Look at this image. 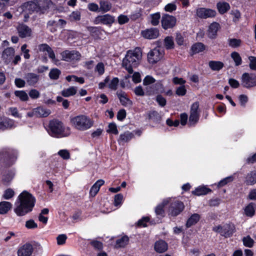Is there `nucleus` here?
<instances>
[{
	"label": "nucleus",
	"mask_w": 256,
	"mask_h": 256,
	"mask_svg": "<svg viewBox=\"0 0 256 256\" xmlns=\"http://www.w3.org/2000/svg\"><path fill=\"white\" fill-rule=\"evenodd\" d=\"M142 36L147 39H154L158 37L159 31L157 28H151L142 32Z\"/></svg>",
	"instance_id": "nucleus-24"
},
{
	"label": "nucleus",
	"mask_w": 256,
	"mask_h": 256,
	"mask_svg": "<svg viewBox=\"0 0 256 256\" xmlns=\"http://www.w3.org/2000/svg\"><path fill=\"white\" fill-rule=\"evenodd\" d=\"M47 132L50 136L57 138L66 137L70 134V128L66 127L61 121L56 119L50 122Z\"/></svg>",
	"instance_id": "nucleus-3"
},
{
	"label": "nucleus",
	"mask_w": 256,
	"mask_h": 256,
	"mask_svg": "<svg viewBox=\"0 0 256 256\" xmlns=\"http://www.w3.org/2000/svg\"><path fill=\"white\" fill-rule=\"evenodd\" d=\"M184 206L182 202L175 200L170 203L168 208L169 214L176 216L180 214L184 210Z\"/></svg>",
	"instance_id": "nucleus-10"
},
{
	"label": "nucleus",
	"mask_w": 256,
	"mask_h": 256,
	"mask_svg": "<svg viewBox=\"0 0 256 256\" xmlns=\"http://www.w3.org/2000/svg\"><path fill=\"white\" fill-rule=\"evenodd\" d=\"M77 92V88L76 86H70L68 88L63 90L62 92V95L64 97H70L76 94Z\"/></svg>",
	"instance_id": "nucleus-35"
},
{
	"label": "nucleus",
	"mask_w": 256,
	"mask_h": 256,
	"mask_svg": "<svg viewBox=\"0 0 256 256\" xmlns=\"http://www.w3.org/2000/svg\"><path fill=\"white\" fill-rule=\"evenodd\" d=\"M18 151L12 148H4L0 150V162L4 165L10 166L17 160Z\"/></svg>",
	"instance_id": "nucleus-5"
},
{
	"label": "nucleus",
	"mask_w": 256,
	"mask_h": 256,
	"mask_svg": "<svg viewBox=\"0 0 256 256\" xmlns=\"http://www.w3.org/2000/svg\"><path fill=\"white\" fill-rule=\"evenodd\" d=\"M47 28L52 32H54L57 30L56 22L54 20H50L47 23Z\"/></svg>",
	"instance_id": "nucleus-54"
},
{
	"label": "nucleus",
	"mask_w": 256,
	"mask_h": 256,
	"mask_svg": "<svg viewBox=\"0 0 256 256\" xmlns=\"http://www.w3.org/2000/svg\"><path fill=\"white\" fill-rule=\"evenodd\" d=\"M151 18L150 22L152 26H157L160 22V12H156L154 14H152L150 16Z\"/></svg>",
	"instance_id": "nucleus-47"
},
{
	"label": "nucleus",
	"mask_w": 256,
	"mask_h": 256,
	"mask_svg": "<svg viewBox=\"0 0 256 256\" xmlns=\"http://www.w3.org/2000/svg\"><path fill=\"white\" fill-rule=\"evenodd\" d=\"M245 182L247 185L252 186L256 184V170L250 171L248 172L245 180Z\"/></svg>",
	"instance_id": "nucleus-30"
},
{
	"label": "nucleus",
	"mask_w": 256,
	"mask_h": 256,
	"mask_svg": "<svg viewBox=\"0 0 256 256\" xmlns=\"http://www.w3.org/2000/svg\"><path fill=\"white\" fill-rule=\"evenodd\" d=\"M234 180L232 176H229L220 180L217 184L218 187H222Z\"/></svg>",
	"instance_id": "nucleus-52"
},
{
	"label": "nucleus",
	"mask_w": 256,
	"mask_h": 256,
	"mask_svg": "<svg viewBox=\"0 0 256 256\" xmlns=\"http://www.w3.org/2000/svg\"><path fill=\"white\" fill-rule=\"evenodd\" d=\"M62 162V160L59 156L56 155L54 156L50 164V170L48 172L55 175L60 170Z\"/></svg>",
	"instance_id": "nucleus-14"
},
{
	"label": "nucleus",
	"mask_w": 256,
	"mask_h": 256,
	"mask_svg": "<svg viewBox=\"0 0 256 256\" xmlns=\"http://www.w3.org/2000/svg\"><path fill=\"white\" fill-rule=\"evenodd\" d=\"M12 204L8 202L2 201L0 202V214H6L12 208Z\"/></svg>",
	"instance_id": "nucleus-34"
},
{
	"label": "nucleus",
	"mask_w": 256,
	"mask_h": 256,
	"mask_svg": "<svg viewBox=\"0 0 256 256\" xmlns=\"http://www.w3.org/2000/svg\"><path fill=\"white\" fill-rule=\"evenodd\" d=\"M23 7L25 10L28 11L30 12H36L38 13V6L35 0L25 2Z\"/></svg>",
	"instance_id": "nucleus-31"
},
{
	"label": "nucleus",
	"mask_w": 256,
	"mask_h": 256,
	"mask_svg": "<svg viewBox=\"0 0 256 256\" xmlns=\"http://www.w3.org/2000/svg\"><path fill=\"white\" fill-rule=\"evenodd\" d=\"M38 50L40 52H47L49 58L54 64L58 66L60 64V60L56 58L54 51L48 44H39L38 46Z\"/></svg>",
	"instance_id": "nucleus-12"
},
{
	"label": "nucleus",
	"mask_w": 256,
	"mask_h": 256,
	"mask_svg": "<svg viewBox=\"0 0 256 256\" xmlns=\"http://www.w3.org/2000/svg\"><path fill=\"white\" fill-rule=\"evenodd\" d=\"M145 116L146 118H148L149 120L156 123L160 122L162 118L160 113H148Z\"/></svg>",
	"instance_id": "nucleus-42"
},
{
	"label": "nucleus",
	"mask_w": 256,
	"mask_h": 256,
	"mask_svg": "<svg viewBox=\"0 0 256 256\" xmlns=\"http://www.w3.org/2000/svg\"><path fill=\"white\" fill-rule=\"evenodd\" d=\"M104 183V181L102 180H98L91 187L90 190V195L94 197L97 194L100 190V187Z\"/></svg>",
	"instance_id": "nucleus-26"
},
{
	"label": "nucleus",
	"mask_w": 256,
	"mask_h": 256,
	"mask_svg": "<svg viewBox=\"0 0 256 256\" xmlns=\"http://www.w3.org/2000/svg\"><path fill=\"white\" fill-rule=\"evenodd\" d=\"M32 244L26 243L21 246L18 250V256H30L33 252Z\"/></svg>",
	"instance_id": "nucleus-18"
},
{
	"label": "nucleus",
	"mask_w": 256,
	"mask_h": 256,
	"mask_svg": "<svg viewBox=\"0 0 256 256\" xmlns=\"http://www.w3.org/2000/svg\"><path fill=\"white\" fill-rule=\"evenodd\" d=\"M134 137V134L127 131L120 135L118 142L120 144L126 143L129 142Z\"/></svg>",
	"instance_id": "nucleus-32"
},
{
	"label": "nucleus",
	"mask_w": 256,
	"mask_h": 256,
	"mask_svg": "<svg viewBox=\"0 0 256 256\" xmlns=\"http://www.w3.org/2000/svg\"><path fill=\"white\" fill-rule=\"evenodd\" d=\"M18 36L22 38L30 36L32 30L28 26L24 24H20L17 27Z\"/></svg>",
	"instance_id": "nucleus-20"
},
{
	"label": "nucleus",
	"mask_w": 256,
	"mask_h": 256,
	"mask_svg": "<svg viewBox=\"0 0 256 256\" xmlns=\"http://www.w3.org/2000/svg\"><path fill=\"white\" fill-rule=\"evenodd\" d=\"M69 18L71 22L80 20V12L78 10L73 12L69 16Z\"/></svg>",
	"instance_id": "nucleus-55"
},
{
	"label": "nucleus",
	"mask_w": 256,
	"mask_h": 256,
	"mask_svg": "<svg viewBox=\"0 0 256 256\" xmlns=\"http://www.w3.org/2000/svg\"><path fill=\"white\" fill-rule=\"evenodd\" d=\"M176 18L172 16L164 14L162 16L161 23L162 27L164 30L172 28L176 26Z\"/></svg>",
	"instance_id": "nucleus-13"
},
{
	"label": "nucleus",
	"mask_w": 256,
	"mask_h": 256,
	"mask_svg": "<svg viewBox=\"0 0 256 256\" xmlns=\"http://www.w3.org/2000/svg\"><path fill=\"white\" fill-rule=\"evenodd\" d=\"M205 50V46L202 42H196L192 46L191 50L192 53L197 54Z\"/></svg>",
	"instance_id": "nucleus-41"
},
{
	"label": "nucleus",
	"mask_w": 256,
	"mask_h": 256,
	"mask_svg": "<svg viewBox=\"0 0 256 256\" xmlns=\"http://www.w3.org/2000/svg\"><path fill=\"white\" fill-rule=\"evenodd\" d=\"M218 12L220 14H224L230 8V4L226 2H219L216 4Z\"/></svg>",
	"instance_id": "nucleus-37"
},
{
	"label": "nucleus",
	"mask_w": 256,
	"mask_h": 256,
	"mask_svg": "<svg viewBox=\"0 0 256 256\" xmlns=\"http://www.w3.org/2000/svg\"><path fill=\"white\" fill-rule=\"evenodd\" d=\"M168 202V200H164L162 202L158 204L155 208V212L158 216H163L164 214V207Z\"/></svg>",
	"instance_id": "nucleus-39"
},
{
	"label": "nucleus",
	"mask_w": 256,
	"mask_h": 256,
	"mask_svg": "<svg viewBox=\"0 0 256 256\" xmlns=\"http://www.w3.org/2000/svg\"><path fill=\"white\" fill-rule=\"evenodd\" d=\"M168 249V244L163 240L156 241L154 244V250L159 253H162Z\"/></svg>",
	"instance_id": "nucleus-28"
},
{
	"label": "nucleus",
	"mask_w": 256,
	"mask_h": 256,
	"mask_svg": "<svg viewBox=\"0 0 256 256\" xmlns=\"http://www.w3.org/2000/svg\"><path fill=\"white\" fill-rule=\"evenodd\" d=\"M244 214L248 217H252L255 214V204L253 202L250 203L244 208Z\"/></svg>",
	"instance_id": "nucleus-36"
},
{
	"label": "nucleus",
	"mask_w": 256,
	"mask_h": 256,
	"mask_svg": "<svg viewBox=\"0 0 256 256\" xmlns=\"http://www.w3.org/2000/svg\"><path fill=\"white\" fill-rule=\"evenodd\" d=\"M14 192L12 188H8L4 190L2 198L5 200H10L14 196Z\"/></svg>",
	"instance_id": "nucleus-53"
},
{
	"label": "nucleus",
	"mask_w": 256,
	"mask_h": 256,
	"mask_svg": "<svg viewBox=\"0 0 256 256\" xmlns=\"http://www.w3.org/2000/svg\"><path fill=\"white\" fill-rule=\"evenodd\" d=\"M210 68L215 71H218L224 67V64L220 61L211 60L208 63Z\"/></svg>",
	"instance_id": "nucleus-38"
},
{
	"label": "nucleus",
	"mask_w": 256,
	"mask_h": 256,
	"mask_svg": "<svg viewBox=\"0 0 256 256\" xmlns=\"http://www.w3.org/2000/svg\"><path fill=\"white\" fill-rule=\"evenodd\" d=\"M70 122L75 129L82 132L90 129L94 124L93 119L85 114L70 116Z\"/></svg>",
	"instance_id": "nucleus-4"
},
{
	"label": "nucleus",
	"mask_w": 256,
	"mask_h": 256,
	"mask_svg": "<svg viewBox=\"0 0 256 256\" xmlns=\"http://www.w3.org/2000/svg\"><path fill=\"white\" fill-rule=\"evenodd\" d=\"M29 96L32 99H37L40 96V92L36 89H32L28 92Z\"/></svg>",
	"instance_id": "nucleus-63"
},
{
	"label": "nucleus",
	"mask_w": 256,
	"mask_h": 256,
	"mask_svg": "<svg viewBox=\"0 0 256 256\" xmlns=\"http://www.w3.org/2000/svg\"><path fill=\"white\" fill-rule=\"evenodd\" d=\"M216 14L214 10L204 8H198L196 10V16L200 18L214 17Z\"/></svg>",
	"instance_id": "nucleus-16"
},
{
	"label": "nucleus",
	"mask_w": 256,
	"mask_h": 256,
	"mask_svg": "<svg viewBox=\"0 0 256 256\" xmlns=\"http://www.w3.org/2000/svg\"><path fill=\"white\" fill-rule=\"evenodd\" d=\"M90 244L97 250H102L103 248V244L102 242L96 240H92L90 242Z\"/></svg>",
	"instance_id": "nucleus-58"
},
{
	"label": "nucleus",
	"mask_w": 256,
	"mask_h": 256,
	"mask_svg": "<svg viewBox=\"0 0 256 256\" xmlns=\"http://www.w3.org/2000/svg\"><path fill=\"white\" fill-rule=\"evenodd\" d=\"M186 89L185 86H180L176 88V94L178 96H184L186 94Z\"/></svg>",
	"instance_id": "nucleus-61"
},
{
	"label": "nucleus",
	"mask_w": 256,
	"mask_h": 256,
	"mask_svg": "<svg viewBox=\"0 0 256 256\" xmlns=\"http://www.w3.org/2000/svg\"><path fill=\"white\" fill-rule=\"evenodd\" d=\"M60 70L58 68H52L49 73V76L52 80H57L60 74Z\"/></svg>",
	"instance_id": "nucleus-50"
},
{
	"label": "nucleus",
	"mask_w": 256,
	"mask_h": 256,
	"mask_svg": "<svg viewBox=\"0 0 256 256\" xmlns=\"http://www.w3.org/2000/svg\"><path fill=\"white\" fill-rule=\"evenodd\" d=\"M116 95L122 105L130 106L132 104V101L128 98L127 94L123 91H118Z\"/></svg>",
	"instance_id": "nucleus-25"
},
{
	"label": "nucleus",
	"mask_w": 256,
	"mask_h": 256,
	"mask_svg": "<svg viewBox=\"0 0 256 256\" xmlns=\"http://www.w3.org/2000/svg\"><path fill=\"white\" fill-rule=\"evenodd\" d=\"M150 220L148 216H144L137 222V225L139 226H146V223Z\"/></svg>",
	"instance_id": "nucleus-62"
},
{
	"label": "nucleus",
	"mask_w": 256,
	"mask_h": 256,
	"mask_svg": "<svg viewBox=\"0 0 256 256\" xmlns=\"http://www.w3.org/2000/svg\"><path fill=\"white\" fill-rule=\"evenodd\" d=\"M118 82V78H114L109 84L108 88L111 90H116Z\"/></svg>",
	"instance_id": "nucleus-59"
},
{
	"label": "nucleus",
	"mask_w": 256,
	"mask_h": 256,
	"mask_svg": "<svg viewBox=\"0 0 256 256\" xmlns=\"http://www.w3.org/2000/svg\"><path fill=\"white\" fill-rule=\"evenodd\" d=\"M241 40L239 39L231 38L228 40L229 46L232 48H236L240 45Z\"/></svg>",
	"instance_id": "nucleus-60"
},
{
	"label": "nucleus",
	"mask_w": 256,
	"mask_h": 256,
	"mask_svg": "<svg viewBox=\"0 0 256 256\" xmlns=\"http://www.w3.org/2000/svg\"><path fill=\"white\" fill-rule=\"evenodd\" d=\"M112 8L111 4L106 0H101L100 2V9L99 11L106 12L110 10Z\"/></svg>",
	"instance_id": "nucleus-40"
},
{
	"label": "nucleus",
	"mask_w": 256,
	"mask_h": 256,
	"mask_svg": "<svg viewBox=\"0 0 256 256\" xmlns=\"http://www.w3.org/2000/svg\"><path fill=\"white\" fill-rule=\"evenodd\" d=\"M200 216L198 214H192L187 220L186 226L187 228L196 224L200 219Z\"/></svg>",
	"instance_id": "nucleus-33"
},
{
	"label": "nucleus",
	"mask_w": 256,
	"mask_h": 256,
	"mask_svg": "<svg viewBox=\"0 0 256 256\" xmlns=\"http://www.w3.org/2000/svg\"><path fill=\"white\" fill-rule=\"evenodd\" d=\"M106 132L109 134H112L116 135L118 134V131L117 128V126L114 122H112L109 124L108 126V129L106 130Z\"/></svg>",
	"instance_id": "nucleus-48"
},
{
	"label": "nucleus",
	"mask_w": 256,
	"mask_h": 256,
	"mask_svg": "<svg viewBox=\"0 0 256 256\" xmlns=\"http://www.w3.org/2000/svg\"><path fill=\"white\" fill-rule=\"evenodd\" d=\"M18 123L6 116H0V131L14 128L18 126Z\"/></svg>",
	"instance_id": "nucleus-8"
},
{
	"label": "nucleus",
	"mask_w": 256,
	"mask_h": 256,
	"mask_svg": "<svg viewBox=\"0 0 256 256\" xmlns=\"http://www.w3.org/2000/svg\"><path fill=\"white\" fill-rule=\"evenodd\" d=\"M26 227L28 229H34L38 227V224L33 220H30L26 222Z\"/></svg>",
	"instance_id": "nucleus-64"
},
{
	"label": "nucleus",
	"mask_w": 256,
	"mask_h": 256,
	"mask_svg": "<svg viewBox=\"0 0 256 256\" xmlns=\"http://www.w3.org/2000/svg\"><path fill=\"white\" fill-rule=\"evenodd\" d=\"M142 57V52L140 48L129 50L122 60V66L129 74L133 72V68L136 67L140 64Z\"/></svg>",
	"instance_id": "nucleus-2"
},
{
	"label": "nucleus",
	"mask_w": 256,
	"mask_h": 256,
	"mask_svg": "<svg viewBox=\"0 0 256 256\" xmlns=\"http://www.w3.org/2000/svg\"><path fill=\"white\" fill-rule=\"evenodd\" d=\"M58 156H60L64 160H68L70 158V154L68 151L66 150H61L58 151Z\"/></svg>",
	"instance_id": "nucleus-57"
},
{
	"label": "nucleus",
	"mask_w": 256,
	"mask_h": 256,
	"mask_svg": "<svg viewBox=\"0 0 256 256\" xmlns=\"http://www.w3.org/2000/svg\"><path fill=\"white\" fill-rule=\"evenodd\" d=\"M212 190L206 187V186H199L196 188L192 192V194L194 195L200 196L202 195H206L208 194L210 192H211Z\"/></svg>",
	"instance_id": "nucleus-29"
},
{
	"label": "nucleus",
	"mask_w": 256,
	"mask_h": 256,
	"mask_svg": "<svg viewBox=\"0 0 256 256\" xmlns=\"http://www.w3.org/2000/svg\"><path fill=\"white\" fill-rule=\"evenodd\" d=\"M164 46L168 50L174 48V42L172 36H166L164 40Z\"/></svg>",
	"instance_id": "nucleus-45"
},
{
	"label": "nucleus",
	"mask_w": 256,
	"mask_h": 256,
	"mask_svg": "<svg viewBox=\"0 0 256 256\" xmlns=\"http://www.w3.org/2000/svg\"><path fill=\"white\" fill-rule=\"evenodd\" d=\"M219 28L220 24L218 22H214L211 24L208 30V36L212 39L215 38Z\"/></svg>",
	"instance_id": "nucleus-27"
},
{
	"label": "nucleus",
	"mask_w": 256,
	"mask_h": 256,
	"mask_svg": "<svg viewBox=\"0 0 256 256\" xmlns=\"http://www.w3.org/2000/svg\"><path fill=\"white\" fill-rule=\"evenodd\" d=\"M38 6V13L44 14L48 12L52 4L51 0H35Z\"/></svg>",
	"instance_id": "nucleus-15"
},
{
	"label": "nucleus",
	"mask_w": 256,
	"mask_h": 256,
	"mask_svg": "<svg viewBox=\"0 0 256 256\" xmlns=\"http://www.w3.org/2000/svg\"><path fill=\"white\" fill-rule=\"evenodd\" d=\"M235 232V226L232 224H226L222 226L221 235L225 238L230 237Z\"/></svg>",
	"instance_id": "nucleus-21"
},
{
	"label": "nucleus",
	"mask_w": 256,
	"mask_h": 256,
	"mask_svg": "<svg viewBox=\"0 0 256 256\" xmlns=\"http://www.w3.org/2000/svg\"><path fill=\"white\" fill-rule=\"evenodd\" d=\"M242 84L245 88H250L256 86V74L245 72L242 76Z\"/></svg>",
	"instance_id": "nucleus-11"
},
{
	"label": "nucleus",
	"mask_w": 256,
	"mask_h": 256,
	"mask_svg": "<svg viewBox=\"0 0 256 256\" xmlns=\"http://www.w3.org/2000/svg\"><path fill=\"white\" fill-rule=\"evenodd\" d=\"M36 203L35 198L26 190L18 196L15 202L14 212L18 216H24L31 212Z\"/></svg>",
	"instance_id": "nucleus-1"
},
{
	"label": "nucleus",
	"mask_w": 256,
	"mask_h": 256,
	"mask_svg": "<svg viewBox=\"0 0 256 256\" xmlns=\"http://www.w3.org/2000/svg\"><path fill=\"white\" fill-rule=\"evenodd\" d=\"M14 53L15 50L14 48L10 47L6 48L3 51L2 56L4 62L6 64H10L13 59Z\"/></svg>",
	"instance_id": "nucleus-19"
},
{
	"label": "nucleus",
	"mask_w": 256,
	"mask_h": 256,
	"mask_svg": "<svg viewBox=\"0 0 256 256\" xmlns=\"http://www.w3.org/2000/svg\"><path fill=\"white\" fill-rule=\"evenodd\" d=\"M114 21V18L112 16L108 14H106L96 16L94 18V22L96 24H102L110 26Z\"/></svg>",
	"instance_id": "nucleus-17"
},
{
	"label": "nucleus",
	"mask_w": 256,
	"mask_h": 256,
	"mask_svg": "<svg viewBox=\"0 0 256 256\" xmlns=\"http://www.w3.org/2000/svg\"><path fill=\"white\" fill-rule=\"evenodd\" d=\"M14 95L22 101L25 102L28 100V96L24 90H16L14 92Z\"/></svg>",
	"instance_id": "nucleus-43"
},
{
	"label": "nucleus",
	"mask_w": 256,
	"mask_h": 256,
	"mask_svg": "<svg viewBox=\"0 0 256 256\" xmlns=\"http://www.w3.org/2000/svg\"><path fill=\"white\" fill-rule=\"evenodd\" d=\"M124 196L122 194H118L114 196V204L116 206H120L122 205Z\"/></svg>",
	"instance_id": "nucleus-56"
},
{
	"label": "nucleus",
	"mask_w": 256,
	"mask_h": 256,
	"mask_svg": "<svg viewBox=\"0 0 256 256\" xmlns=\"http://www.w3.org/2000/svg\"><path fill=\"white\" fill-rule=\"evenodd\" d=\"M199 117L198 113H190L188 124L190 126H194L198 122Z\"/></svg>",
	"instance_id": "nucleus-44"
},
{
	"label": "nucleus",
	"mask_w": 256,
	"mask_h": 256,
	"mask_svg": "<svg viewBox=\"0 0 256 256\" xmlns=\"http://www.w3.org/2000/svg\"><path fill=\"white\" fill-rule=\"evenodd\" d=\"M244 245L248 248H252L254 244V240L250 236L244 237L242 238Z\"/></svg>",
	"instance_id": "nucleus-51"
},
{
	"label": "nucleus",
	"mask_w": 256,
	"mask_h": 256,
	"mask_svg": "<svg viewBox=\"0 0 256 256\" xmlns=\"http://www.w3.org/2000/svg\"><path fill=\"white\" fill-rule=\"evenodd\" d=\"M128 242V238L127 236H124L116 240V247H124Z\"/></svg>",
	"instance_id": "nucleus-46"
},
{
	"label": "nucleus",
	"mask_w": 256,
	"mask_h": 256,
	"mask_svg": "<svg viewBox=\"0 0 256 256\" xmlns=\"http://www.w3.org/2000/svg\"><path fill=\"white\" fill-rule=\"evenodd\" d=\"M24 79L28 85L34 86L38 82L40 76L35 73L28 72L25 74Z\"/></svg>",
	"instance_id": "nucleus-22"
},
{
	"label": "nucleus",
	"mask_w": 256,
	"mask_h": 256,
	"mask_svg": "<svg viewBox=\"0 0 256 256\" xmlns=\"http://www.w3.org/2000/svg\"><path fill=\"white\" fill-rule=\"evenodd\" d=\"M12 115L16 118L21 119L22 123L31 121L32 118H46L48 116L50 113H12Z\"/></svg>",
	"instance_id": "nucleus-6"
},
{
	"label": "nucleus",
	"mask_w": 256,
	"mask_h": 256,
	"mask_svg": "<svg viewBox=\"0 0 256 256\" xmlns=\"http://www.w3.org/2000/svg\"><path fill=\"white\" fill-rule=\"evenodd\" d=\"M164 54L163 48L160 46L156 47L148 52V60L150 64H156L164 57Z\"/></svg>",
	"instance_id": "nucleus-7"
},
{
	"label": "nucleus",
	"mask_w": 256,
	"mask_h": 256,
	"mask_svg": "<svg viewBox=\"0 0 256 256\" xmlns=\"http://www.w3.org/2000/svg\"><path fill=\"white\" fill-rule=\"evenodd\" d=\"M60 55L62 60L68 62L78 61L81 58L80 52L75 50L63 51L60 53Z\"/></svg>",
	"instance_id": "nucleus-9"
},
{
	"label": "nucleus",
	"mask_w": 256,
	"mask_h": 256,
	"mask_svg": "<svg viewBox=\"0 0 256 256\" xmlns=\"http://www.w3.org/2000/svg\"><path fill=\"white\" fill-rule=\"evenodd\" d=\"M231 57L234 62L236 66L242 64V60L240 54L237 52H232L231 54Z\"/></svg>",
	"instance_id": "nucleus-49"
},
{
	"label": "nucleus",
	"mask_w": 256,
	"mask_h": 256,
	"mask_svg": "<svg viewBox=\"0 0 256 256\" xmlns=\"http://www.w3.org/2000/svg\"><path fill=\"white\" fill-rule=\"evenodd\" d=\"M16 171L14 168L6 170L2 176V182L4 185H8L14 178Z\"/></svg>",
	"instance_id": "nucleus-23"
}]
</instances>
